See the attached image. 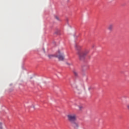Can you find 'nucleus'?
Listing matches in <instances>:
<instances>
[{
  "instance_id": "nucleus-2",
  "label": "nucleus",
  "mask_w": 129,
  "mask_h": 129,
  "mask_svg": "<svg viewBox=\"0 0 129 129\" xmlns=\"http://www.w3.org/2000/svg\"><path fill=\"white\" fill-rule=\"evenodd\" d=\"M55 57L58 59L59 61H64L65 55L63 51L58 50L57 53L55 54Z\"/></svg>"
},
{
  "instance_id": "nucleus-10",
  "label": "nucleus",
  "mask_w": 129,
  "mask_h": 129,
  "mask_svg": "<svg viewBox=\"0 0 129 129\" xmlns=\"http://www.w3.org/2000/svg\"><path fill=\"white\" fill-rule=\"evenodd\" d=\"M53 56H54V55H48V57L50 58H52V57H53Z\"/></svg>"
},
{
  "instance_id": "nucleus-14",
  "label": "nucleus",
  "mask_w": 129,
  "mask_h": 129,
  "mask_svg": "<svg viewBox=\"0 0 129 129\" xmlns=\"http://www.w3.org/2000/svg\"><path fill=\"white\" fill-rule=\"evenodd\" d=\"M1 129H2V127H0Z\"/></svg>"
},
{
  "instance_id": "nucleus-6",
  "label": "nucleus",
  "mask_w": 129,
  "mask_h": 129,
  "mask_svg": "<svg viewBox=\"0 0 129 129\" xmlns=\"http://www.w3.org/2000/svg\"><path fill=\"white\" fill-rule=\"evenodd\" d=\"M75 48H76V50H77L78 51V53L79 52H80V50L81 49V46L80 45L76 44L75 45Z\"/></svg>"
},
{
  "instance_id": "nucleus-3",
  "label": "nucleus",
  "mask_w": 129,
  "mask_h": 129,
  "mask_svg": "<svg viewBox=\"0 0 129 129\" xmlns=\"http://www.w3.org/2000/svg\"><path fill=\"white\" fill-rule=\"evenodd\" d=\"M68 120L70 122H73V121H76L77 119V115L75 113H70L67 115Z\"/></svg>"
},
{
  "instance_id": "nucleus-5",
  "label": "nucleus",
  "mask_w": 129,
  "mask_h": 129,
  "mask_svg": "<svg viewBox=\"0 0 129 129\" xmlns=\"http://www.w3.org/2000/svg\"><path fill=\"white\" fill-rule=\"evenodd\" d=\"M107 29L108 31H110V32H112V30H113V24H109Z\"/></svg>"
},
{
  "instance_id": "nucleus-9",
  "label": "nucleus",
  "mask_w": 129,
  "mask_h": 129,
  "mask_svg": "<svg viewBox=\"0 0 129 129\" xmlns=\"http://www.w3.org/2000/svg\"><path fill=\"white\" fill-rule=\"evenodd\" d=\"M79 110H82L83 107L82 106H79Z\"/></svg>"
},
{
  "instance_id": "nucleus-11",
  "label": "nucleus",
  "mask_w": 129,
  "mask_h": 129,
  "mask_svg": "<svg viewBox=\"0 0 129 129\" xmlns=\"http://www.w3.org/2000/svg\"><path fill=\"white\" fill-rule=\"evenodd\" d=\"M55 18L56 19L57 21H59V17H58L57 16H55Z\"/></svg>"
},
{
  "instance_id": "nucleus-8",
  "label": "nucleus",
  "mask_w": 129,
  "mask_h": 129,
  "mask_svg": "<svg viewBox=\"0 0 129 129\" xmlns=\"http://www.w3.org/2000/svg\"><path fill=\"white\" fill-rule=\"evenodd\" d=\"M73 73L75 76H76L77 77H78V72H77V71L74 70L73 71Z\"/></svg>"
},
{
  "instance_id": "nucleus-13",
  "label": "nucleus",
  "mask_w": 129,
  "mask_h": 129,
  "mask_svg": "<svg viewBox=\"0 0 129 129\" xmlns=\"http://www.w3.org/2000/svg\"><path fill=\"white\" fill-rule=\"evenodd\" d=\"M67 64L68 65H71V64L68 63H67Z\"/></svg>"
},
{
  "instance_id": "nucleus-1",
  "label": "nucleus",
  "mask_w": 129,
  "mask_h": 129,
  "mask_svg": "<svg viewBox=\"0 0 129 129\" xmlns=\"http://www.w3.org/2000/svg\"><path fill=\"white\" fill-rule=\"evenodd\" d=\"M88 53H89V50L88 49H85L82 52L79 51L78 54L79 55V59L81 61H83V60L85 59V56H86Z\"/></svg>"
},
{
  "instance_id": "nucleus-4",
  "label": "nucleus",
  "mask_w": 129,
  "mask_h": 129,
  "mask_svg": "<svg viewBox=\"0 0 129 129\" xmlns=\"http://www.w3.org/2000/svg\"><path fill=\"white\" fill-rule=\"evenodd\" d=\"M72 126L75 129H78L79 128V123L76 121H74L71 123Z\"/></svg>"
},
{
  "instance_id": "nucleus-12",
  "label": "nucleus",
  "mask_w": 129,
  "mask_h": 129,
  "mask_svg": "<svg viewBox=\"0 0 129 129\" xmlns=\"http://www.w3.org/2000/svg\"><path fill=\"white\" fill-rule=\"evenodd\" d=\"M127 108L129 109V104L127 105Z\"/></svg>"
},
{
  "instance_id": "nucleus-7",
  "label": "nucleus",
  "mask_w": 129,
  "mask_h": 129,
  "mask_svg": "<svg viewBox=\"0 0 129 129\" xmlns=\"http://www.w3.org/2000/svg\"><path fill=\"white\" fill-rule=\"evenodd\" d=\"M75 92H77V93H79V94H80V93H81V90H79V89H78V87H75Z\"/></svg>"
}]
</instances>
